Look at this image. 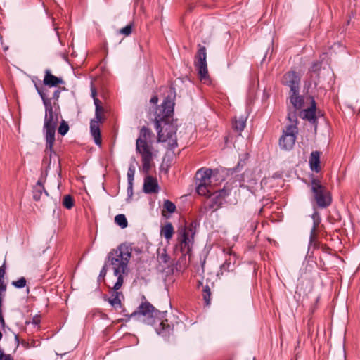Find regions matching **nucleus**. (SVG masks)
Instances as JSON below:
<instances>
[{
  "label": "nucleus",
  "mask_w": 360,
  "mask_h": 360,
  "mask_svg": "<svg viewBox=\"0 0 360 360\" xmlns=\"http://www.w3.org/2000/svg\"><path fill=\"white\" fill-rule=\"evenodd\" d=\"M43 84L49 87H57L59 84H64L65 81L61 77L53 75L49 69H46L44 71Z\"/></svg>",
  "instance_id": "obj_16"
},
{
  "label": "nucleus",
  "mask_w": 360,
  "mask_h": 360,
  "mask_svg": "<svg viewBox=\"0 0 360 360\" xmlns=\"http://www.w3.org/2000/svg\"><path fill=\"white\" fill-rule=\"evenodd\" d=\"M35 89L42 99L45 107V117L44 131L46 139V150H49L50 154L53 152V145L56 141L55 134L56 127L58 122V115L53 112V105L51 99L47 98L44 89L39 87L37 84H34Z\"/></svg>",
  "instance_id": "obj_2"
},
{
  "label": "nucleus",
  "mask_w": 360,
  "mask_h": 360,
  "mask_svg": "<svg viewBox=\"0 0 360 360\" xmlns=\"http://www.w3.org/2000/svg\"><path fill=\"white\" fill-rule=\"evenodd\" d=\"M6 290V285L4 283V280H0V293Z\"/></svg>",
  "instance_id": "obj_44"
},
{
  "label": "nucleus",
  "mask_w": 360,
  "mask_h": 360,
  "mask_svg": "<svg viewBox=\"0 0 360 360\" xmlns=\"http://www.w3.org/2000/svg\"><path fill=\"white\" fill-rule=\"evenodd\" d=\"M320 156L321 152L316 150L311 152L309 157V162L310 168L312 171H314L316 172H319L321 171Z\"/></svg>",
  "instance_id": "obj_20"
},
{
  "label": "nucleus",
  "mask_w": 360,
  "mask_h": 360,
  "mask_svg": "<svg viewBox=\"0 0 360 360\" xmlns=\"http://www.w3.org/2000/svg\"><path fill=\"white\" fill-rule=\"evenodd\" d=\"M143 301L137 309L127 316V321L131 318H135L148 325L155 326L158 334L164 338H168L172 333L174 325H170L165 318L167 311H160L146 300L145 296L142 297Z\"/></svg>",
  "instance_id": "obj_1"
},
{
  "label": "nucleus",
  "mask_w": 360,
  "mask_h": 360,
  "mask_svg": "<svg viewBox=\"0 0 360 360\" xmlns=\"http://www.w3.org/2000/svg\"><path fill=\"white\" fill-rule=\"evenodd\" d=\"M47 160V158H45V159H43V161H46Z\"/></svg>",
  "instance_id": "obj_58"
},
{
  "label": "nucleus",
  "mask_w": 360,
  "mask_h": 360,
  "mask_svg": "<svg viewBox=\"0 0 360 360\" xmlns=\"http://www.w3.org/2000/svg\"><path fill=\"white\" fill-rule=\"evenodd\" d=\"M127 194H128L129 198H131L133 195V183L132 182L128 183Z\"/></svg>",
  "instance_id": "obj_42"
},
{
  "label": "nucleus",
  "mask_w": 360,
  "mask_h": 360,
  "mask_svg": "<svg viewBox=\"0 0 360 360\" xmlns=\"http://www.w3.org/2000/svg\"><path fill=\"white\" fill-rule=\"evenodd\" d=\"M311 218L313 219V227L311 230V233H310V242L311 243L313 240H314L315 238V236H316V231L321 222V217H320V215H319V213L317 212V211H315L312 215H311Z\"/></svg>",
  "instance_id": "obj_24"
},
{
  "label": "nucleus",
  "mask_w": 360,
  "mask_h": 360,
  "mask_svg": "<svg viewBox=\"0 0 360 360\" xmlns=\"http://www.w3.org/2000/svg\"><path fill=\"white\" fill-rule=\"evenodd\" d=\"M0 324L3 327L5 326V321L2 315V309H0Z\"/></svg>",
  "instance_id": "obj_45"
},
{
  "label": "nucleus",
  "mask_w": 360,
  "mask_h": 360,
  "mask_svg": "<svg viewBox=\"0 0 360 360\" xmlns=\"http://www.w3.org/2000/svg\"><path fill=\"white\" fill-rule=\"evenodd\" d=\"M154 134L148 127L143 126L140 129L139 136L136 141V150L141 156L143 172L148 174L153 165V147L152 146Z\"/></svg>",
  "instance_id": "obj_3"
},
{
  "label": "nucleus",
  "mask_w": 360,
  "mask_h": 360,
  "mask_svg": "<svg viewBox=\"0 0 360 360\" xmlns=\"http://www.w3.org/2000/svg\"><path fill=\"white\" fill-rule=\"evenodd\" d=\"M311 105L307 109H304L300 112V116L304 120H307L312 124H316L317 117L316 116V104L314 99L311 98Z\"/></svg>",
  "instance_id": "obj_15"
},
{
  "label": "nucleus",
  "mask_w": 360,
  "mask_h": 360,
  "mask_svg": "<svg viewBox=\"0 0 360 360\" xmlns=\"http://www.w3.org/2000/svg\"><path fill=\"white\" fill-rule=\"evenodd\" d=\"M214 191V190L213 187L211 186V184H198L196 187V191L200 195H205L209 197V195H210Z\"/></svg>",
  "instance_id": "obj_25"
},
{
  "label": "nucleus",
  "mask_w": 360,
  "mask_h": 360,
  "mask_svg": "<svg viewBox=\"0 0 360 360\" xmlns=\"http://www.w3.org/2000/svg\"><path fill=\"white\" fill-rule=\"evenodd\" d=\"M158 131V141H168V144L171 149L177 146V140L176 133L177 131V125L174 123L173 120H169L167 124H162L160 128L156 129Z\"/></svg>",
  "instance_id": "obj_9"
},
{
  "label": "nucleus",
  "mask_w": 360,
  "mask_h": 360,
  "mask_svg": "<svg viewBox=\"0 0 360 360\" xmlns=\"http://www.w3.org/2000/svg\"><path fill=\"white\" fill-rule=\"evenodd\" d=\"M115 223L120 226L122 229H124L127 226L128 222L124 214H120L115 217Z\"/></svg>",
  "instance_id": "obj_29"
},
{
  "label": "nucleus",
  "mask_w": 360,
  "mask_h": 360,
  "mask_svg": "<svg viewBox=\"0 0 360 360\" xmlns=\"http://www.w3.org/2000/svg\"><path fill=\"white\" fill-rule=\"evenodd\" d=\"M107 264L112 266L114 275L117 277V282L114 285L113 288L115 290H119L124 282L123 274L127 273L128 266L126 264L115 249H112L108 254Z\"/></svg>",
  "instance_id": "obj_6"
},
{
  "label": "nucleus",
  "mask_w": 360,
  "mask_h": 360,
  "mask_svg": "<svg viewBox=\"0 0 360 360\" xmlns=\"http://www.w3.org/2000/svg\"><path fill=\"white\" fill-rule=\"evenodd\" d=\"M47 160V158H45V159H43V161H46Z\"/></svg>",
  "instance_id": "obj_57"
},
{
  "label": "nucleus",
  "mask_w": 360,
  "mask_h": 360,
  "mask_svg": "<svg viewBox=\"0 0 360 360\" xmlns=\"http://www.w3.org/2000/svg\"><path fill=\"white\" fill-rule=\"evenodd\" d=\"M158 259L160 263L167 264L170 259V257L167 254L165 250H163L162 253L158 254Z\"/></svg>",
  "instance_id": "obj_34"
},
{
  "label": "nucleus",
  "mask_w": 360,
  "mask_h": 360,
  "mask_svg": "<svg viewBox=\"0 0 360 360\" xmlns=\"http://www.w3.org/2000/svg\"><path fill=\"white\" fill-rule=\"evenodd\" d=\"M212 173V171L210 169H206L205 170H203L202 169H199L195 174L196 185L198 186V184H210Z\"/></svg>",
  "instance_id": "obj_19"
},
{
  "label": "nucleus",
  "mask_w": 360,
  "mask_h": 360,
  "mask_svg": "<svg viewBox=\"0 0 360 360\" xmlns=\"http://www.w3.org/2000/svg\"><path fill=\"white\" fill-rule=\"evenodd\" d=\"M174 106L173 99L167 96L163 103L155 108L154 122L156 129L160 128L162 124H167V122L172 118Z\"/></svg>",
  "instance_id": "obj_8"
},
{
  "label": "nucleus",
  "mask_w": 360,
  "mask_h": 360,
  "mask_svg": "<svg viewBox=\"0 0 360 360\" xmlns=\"http://www.w3.org/2000/svg\"><path fill=\"white\" fill-rule=\"evenodd\" d=\"M41 322V316H39V315H36L34 316L32 319V321L31 323L35 326H38Z\"/></svg>",
  "instance_id": "obj_43"
},
{
  "label": "nucleus",
  "mask_w": 360,
  "mask_h": 360,
  "mask_svg": "<svg viewBox=\"0 0 360 360\" xmlns=\"http://www.w3.org/2000/svg\"><path fill=\"white\" fill-rule=\"evenodd\" d=\"M45 153H46V155H49V156H50L49 161H51V158L52 154H54L55 155H56V153H55V151H54V150H53V152L51 154H50L49 150H48V152H47V151L45 150Z\"/></svg>",
  "instance_id": "obj_51"
},
{
  "label": "nucleus",
  "mask_w": 360,
  "mask_h": 360,
  "mask_svg": "<svg viewBox=\"0 0 360 360\" xmlns=\"http://www.w3.org/2000/svg\"><path fill=\"white\" fill-rule=\"evenodd\" d=\"M6 354H4L3 351L0 349V360H3V357L5 356Z\"/></svg>",
  "instance_id": "obj_52"
},
{
  "label": "nucleus",
  "mask_w": 360,
  "mask_h": 360,
  "mask_svg": "<svg viewBox=\"0 0 360 360\" xmlns=\"http://www.w3.org/2000/svg\"><path fill=\"white\" fill-rule=\"evenodd\" d=\"M6 261H4L3 265L0 266V280H4V276L6 274Z\"/></svg>",
  "instance_id": "obj_40"
},
{
  "label": "nucleus",
  "mask_w": 360,
  "mask_h": 360,
  "mask_svg": "<svg viewBox=\"0 0 360 360\" xmlns=\"http://www.w3.org/2000/svg\"><path fill=\"white\" fill-rule=\"evenodd\" d=\"M195 57L197 58L195 66L198 71L200 79V80H205L208 78L206 48L199 45V49Z\"/></svg>",
  "instance_id": "obj_11"
},
{
  "label": "nucleus",
  "mask_w": 360,
  "mask_h": 360,
  "mask_svg": "<svg viewBox=\"0 0 360 360\" xmlns=\"http://www.w3.org/2000/svg\"><path fill=\"white\" fill-rule=\"evenodd\" d=\"M92 96H93L94 98H96V92L95 90L92 91Z\"/></svg>",
  "instance_id": "obj_54"
},
{
  "label": "nucleus",
  "mask_w": 360,
  "mask_h": 360,
  "mask_svg": "<svg viewBox=\"0 0 360 360\" xmlns=\"http://www.w3.org/2000/svg\"><path fill=\"white\" fill-rule=\"evenodd\" d=\"M246 124V120L243 117H240L238 119L236 118L233 123V129L240 133L245 128Z\"/></svg>",
  "instance_id": "obj_27"
},
{
  "label": "nucleus",
  "mask_w": 360,
  "mask_h": 360,
  "mask_svg": "<svg viewBox=\"0 0 360 360\" xmlns=\"http://www.w3.org/2000/svg\"><path fill=\"white\" fill-rule=\"evenodd\" d=\"M211 295L212 292L210 288L207 285H205L202 289V295L205 302V304L207 307L210 305Z\"/></svg>",
  "instance_id": "obj_28"
},
{
  "label": "nucleus",
  "mask_w": 360,
  "mask_h": 360,
  "mask_svg": "<svg viewBox=\"0 0 360 360\" xmlns=\"http://www.w3.org/2000/svg\"><path fill=\"white\" fill-rule=\"evenodd\" d=\"M27 281L25 277H21L18 281H13L12 285L16 288H22L26 285Z\"/></svg>",
  "instance_id": "obj_35"
},
{
  "label": "nucleus",
  "mask_w": 360,
  "mask_h": 360,
  "mask_svg": "<svg viewBox=\"0 0 360 360\" xmlns=\"http://www.w3.org/2000/svg\"><path fill=\"white\" fill-rule=\"evenodd\" d=\"M229 266H230V263L225 262L224 264L221 265V270L226 269V267L228 269Z\"/></svg>",
  "instance_id": "obj_49"
},
{
  "label": "nucleus",
  "mask_w": 360,
  "mask_h": 360,
  "mask_svg": "<svg viewBox=\"0 0 360 360\" xmlns=\"http://www.w3.org/2000/svg\"><path fill=\"white\" fill-rule=\"evenodd\" d=\"M143 190L145 193H156L159 191V186L156 178L147 175L144 179Z\"/></svg>",
  "instance_id": "obj_17"
},
{
  "label": "nucleus",
  "mask_w": 360,
  "mask_h": 360,
  "mask_svg": "<svg viewBox=\"0 0 360 360\" xmlns=\"http://www.w3.org/2000/svg\"><path fill=\"white\" fill-rule=\"evenodd\" d=\"M252 174L250 171H246L243 174L242 181L243 183H249L250 185H253L256 184V181L254 179H250L249 176H251Z\"/></svg>",
  "instance_id": "obj_32"
},
{
  "label": "nucleus",
  "mask_w": 360,
  "mask_h": 360,
  "mask_svg": "<svg viewBox=\"0 0 360 360\" xmlns=\"http://www.w3.org/2000/svg\"><path fill=\"white\" fill-rule=\"evenodd\" d=\"M200 285H202V283L199 281L198 283V288H199Z\"/></svg>",
  "instance_id": "obj_56"
},
{
  "label": "nucleus",
  "mask_w": 360,
  "mask_h": 360,
  "mask_svg": "<svg viewBox=\"0 0 360 360\" xmlns=\"http://www.w3.org/2000/svg\"><path fill=\"white\" fill-rule=\"evenodd\" d=\"M287 118L290 124L283 131V134L279 139V146L282 150H290L295 145L298 134L297 119L294 112L288 113Z\"/></svg>",
  "instance_id": "obj_5"
},
{
  "label": "nucleus",
  "mask_w": 360,
  "mask_h": 360,
  "mask_svg": "<svg viewBox=\"0 0 360 360\" xmlns=\"http://www.w3.org/2000/svg\"><path fill=\"white\" fill-rule=\"evenodd\" d=\"M311 191L313 200L318 207L323 209L332 203V195L326 186L321 184L319 179L313 178L311 181Z\"/></svg>",
  "instance_id": "obj_7"
},
{
  "label": "nucleus",
  "mask_w": 360,
  "mask_h": 360,
  "mask_svg": "<svg viewBox=\"0 0 360 360\" xmlns=\"http://www.w3.org/2000/svg\"><path fill=\"white\" fill-rule=\"evenodd\" d=\"M174 227L171 222H167L165 226H162L160 230V235L166 240H170L174 234Z\"/></svg>",
  "instance_id": "obj_23"
},
{
  "label": "nucleus",
  "mask_w": 360,
  "mask_h": 360,
  "mask_svg": "<svg viewBox=\"0 0 360 360\" xmlns=\"http://www.w3.org/2000/svg\"><path fill=\"white\" fill-rule=\"evenodd\" d=\"M158 101V96H153L151 98H150V102L153 103V104H156Z\"/></svg>",
  "instance_id": "obj_47"
},
{
  "label": "nucleus",
  "mask_w": 360,
  "mask_h": 360,
  "mask_svg": "<svg viewBox=\"0 0 360 360\" xmlns=\"http://www.w3.org/2000/svg\"><path fill=\"white\" fill-rule=\"evenodd\" d=\"M21 345H22V346H24L25 348H27H27H29V347H30V346L29 342H27V341H26V340H22L21 341Z\"/></svg>",
  "instance_id": "obj_48"
},
{
  "label": "nucleus",
  "mask_w": 360,
  "mask_h": 360,
  "mask_svg": "<svg viewBox=\"0 0 360 360\" xmlns=\"http://www.w3.org/2000/svg\"><path fill=\"white\" fill-rule=\"evenodd\" d=\"M108 266V264H107V262H105L104 266H103L102 269L100 271L99 277L104 278L105 276L107 271H108V269H107Z\"/></svg>",
  "instance_id": "obj_41"
},
{
  "label": "nucleus",
  "mask_w": 360,
  "mask_h": 360,
  "mask_svg": "<svg viewBox=\"0 0 360 360\" xmlns=\"http://www.w3.org/2000/svg\"><path fill=\"white\" fill-rule=\"evenodd\" d=\"M176 205L169 200H165L163 203V209L162 210V214L163 217L168 218L165 214V212L169 213H174L176 211Z\"/></svg>",
  "instance_id": "obj_26"
},
{
  "label": "nucleus",
  "mask_w": 360,
  "mask_h": 360,
  "mask_svg": "<svg viewBox=\"0 0 360 360\" xmlns=\"http://www.w3.org/2000/svg\"><path fill=\"white\" fill-rule=\"evenodd\" d=\"M15 341L16 347H18L20 344V340H19V337L18 335H15Z\"/></svg>",
  "instance_id": "obj_50"
},
{
  "label": "nucleus",
  "mask_w": 360,
  "mask_h": 360,
  "mask_svg": "<svg viewBox=\"0 0 360 360\" xmlns=\"http://www.w3.org/2000/svg\"><path fill=\"white\" fill-rule=\"evenodd\" d=\"M94 102L96 108H97V106H101L102 105H101L102 104L101 101L98 98H94Z\"/></svg>",
  "instance_id": "obj_46"
},
{
  "label": "nucleus",
  "mask_w": 360,
  "mask_h": 360,
  "mask_svg": "<svg viewBox=\"0 0 360 360\" xmlns=\"http://www.w3.org/2000/svg\"><path fill=\"white\" fill-rule=\"evenodd\" d=\"M43 193H44L46 195H49L48 192L44 188L43 181L39 179L36 185L33 187V199L35 201L39 200Z\"/></svg>",
  "instance_id": "obj_21"
},
{
  "label": "nucleus",
  "mask_w": 360,
  "mask_h": 360,
  "mask_svg": "<svg viewBox=\"0 0 360 360\" xmlns=\"http://www.w3.org/2000/svg\"><path fill=\"white\" fill-rule=\"evenodd\" d=\"M120 295H122V292H117L113 288L112 296L108 298L105 297L104 300L108 301L113 308L117 309L118 308H121L122 305L120 299Z\"/></svg>",
  "instance_id": "obj_22"
},
{
  "label": "nucleus",
  "mask_w": 360,
  "mask_h": 360,
  "mask_svg": "<svg viewBox=\"0 0 360 360\" xmlns=\"http://www.w3.org/2000/svg\"><path fill=\"white\" fill-rule=\"evenodd\" d=\"M133 27H134V24L132 22H131L129 25H127V26H125L124 27L121 28L118 31V32H119V34H123L126 37L129 36L131 34Z\"/></svg>",
  "instance_id": "obj_31"
},
{
  "label": "nucleus",
  "mask_w": 360,
  "mask_h": 360,
  "mask_svg": "<svg viewBox=\"0 0 360 360\" xmlns=\"http://www.w3.org/2000/svg\"><path fill=\"white\" fill-rule=\"evenodd\" d=\"M30 347H34L35 346V341L34 340H32V343L31 345H30Z\"/></svg>",
  "instance_id": "obj_55"
},
{
  "label": "nucleus",
  "mask_w": 360,
  "mask_h": 360,
  "mask_svg": "<svg viewBox=\"0 0 360 360\" xmlns=\"http://www.w3.org/2000/svg\"><path fill=\"white\" fill-rule=\"evenodd\" d=\"M245 158L243 160L240 159L239 160V162H238V165L236 166V167L234 169V170L236 172H238L240 170V167L243 168V166L245 165L246 163V160L248 159V153H245Z\"/></svg>",
  "instance_id": "obj_38"
},
{
  "label": "nucleus",
  "mask_w": 360,
  "mask_h": 360,
  "mask_svg": "<svg viewBox=\"0 0 360 360\" xmlns=\"http://www.w3.org/2000/svg\"><path fill=\"white\" fill-rule=\"evenodd\" d=\"M104 112L105 109L102 105L97 106L95 108V118L90 122L91 134L97 146H101L102 143L99 123L103 122L105 120Z\"/></svg>",
  "instance_id": "obj_10"
},
{
  "label": "nucleus",
  "mask_w": 360,
  "mask_h": 360,
  "mask_svg": "<svg viewBox=\"0 0 360 360\" xmlns=\"http://www.w3.org/2000/svg\"><path fill=\"white\" fill-rule=\"evenodd\" d=\"M135 174V169L133 165H131L129 167L128 172H127V179H128V183L132 182L134 181V176Z\"/></svg>",
  "instance_id": "obj_36"
},
{
  "label": "nucleus",
  "mask_w": 360,
  "mask_h": 360,
  "mask_svg": "<svg viewBox=\"0 0 360 360\" xmlns=\"http://www.w3.org/2000/svg\"><path fill=\"white\" fill-rule=\"evenodd\" d=\"M65 87H58L56 90L54 91L53 94V96H52V98H50L51 100L53 99L54 101H58L59 97H60V93L62 91H65Z\"/></svg>",
  "instance_id": "obj_37"
},
{
  "label": "nucleus",
  "mask_w": 360,
  "mask_h": 360,
  "mask_svg": "<svg viewBox=\"0 0 360 360\" xmlns=\"http://www.w3.org/2000/svg\"><path fill=\"white\" fill-rule=\"evenodd\" d=\"M300 75L295 71H288L283 75L281 84L290 89L289 92H294L300 89Z\"/></svg>",
  "instance_id": "obj_12"
},
{
  "label": "nucleus",
  "mask_w": 360,
  "mask_h": 360,
  "mask_svg": "<svg viewBox=\"0 0 360 360\" xmlns=\"http://www.w3.org/2000/svg\"><path fill=\"white\" fill-rule=\"evenodd\" d=\"M2 301H3L2 295H1V293H0V309H2Z\"/></svg>",
  "instance_id": "obj_53"
},
{
  "label": "nucleus",
  "mask_w": 360,
  "mask_h": 360,
  "mask_svg": "<svg viewBox=\"0 0 360 360\" xmlns=\"http://www.w3.org/2000/svg\"><path fill=\"white\" fill-rule=\"evenodd\" d=\"M115 250L120 255V257L126 262V264L128 266L129 259L131 257L133 248L131 244L122 243Z\"/></svg>",
  "instance_id": "obj_18"
},
{
  "label": "nucleus",
  "mask_w": 360,
  "mask_h": 360,
  "mask_svg": "<svg viewBox=\"0 0 360 360\" xmlns=\"http://www.w3.org/2000/svg\"><path fill=\"white\" fill-rule=\"evenodd\" d=\"M321 68V63L319 62H315L312 64L310 68V71L314 73H319Z\"/></svg>",
  "instance_id": "obj_39"
},
{
  "label": "nucleus",
  "mask_w": 360,
  "mask_h": 360,
  "mask_svg": "<svg viewBox=\"0 0 360 360\" xmlns=\"http://www.w3.org/2000/svg\"><path fill=\"white\" fill-rule=\"evenodd\" d=\"M227 195V192L224 189L214 191L209 195L210 200L207 205V207L214 211L217 210L223 205L224 200Z\"/></svg>",
  "instance_id": "obj_13"
},
{
  "label": "nucleus",
  "mask_w": 360,
  "mask_h": 360,
  "mask_svg": "<svg viewBox=\"0 0 360 360\" xmlns=\"http://www.w3.org/2000/svg\"><path fill=\"white\" fill-rule=\"evenodd\" d=\"M197 225L198 223L193 221L188 226H181L177 231L176 249L184 255H189L192 250Z\"/></svg>",
  "instance_id": "obj_4"
},
{
  "label": "nucleus",
  "mask_w": 360,
  "mask_h": 360,
  "mask_svg": "<svg viewBox=\"0 0 360 360\" xmlns=\"http://www.w3.org/2000/svg\"><path fill=\"white\" fill-rule=\"evenodd\" d=\"M69 130V125L68 124L63 120L58 127V133L62 135L65 136Z\"/></svg>",
  "instance_id": "obj_33"
},
{
  "label": "nucleus",
  "mask_w": 360,
  "mask_h": 360,
  "mask_svg": "<svg viewBox=\"0 0 360 360\" xmlns=\"http://www.w3.org/2000/svg\"><path fill=\"white\" fill-rule=\"evenodd\" d=\"M290 103L292 107L288 108V113L294 112L295 116L297 117V110H300L304 108V98L303 96L300 94V90L294 92H288Z\"/></svg>",
  "instance_id": "obj_14"
},
{
  "label": "nucleus",
  "mask_w": 360,
  "mask_h": 360,
  "mask_svg": "<svg viewBox=\"0 0 360 360\" xmlns=\"http://www.w3.org/2000/svg\"><path fill=\"white\" fill-rule=\"evenodd\" d=\"M75 205V200L72 195H65L63 199V205L67 209H71Z\"/></svg>",
  "instance_id": "obj_30"
}]
</instances>
